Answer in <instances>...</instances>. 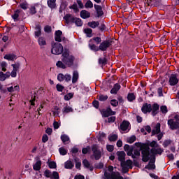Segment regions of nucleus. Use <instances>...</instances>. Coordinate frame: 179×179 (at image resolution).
Here are the masks:
<instances>
[{
	"label": "nucleus",
	"instance_id": "obj_31",
	"mask_svg": "<svg viewBox=\"0 0 179 179\" xmlns=\"http://www.w3.org/2000/svg\"><path fill=\"white\" fill-rule=\"evenodd\" d=\"M73 166L74 164L72 162V161H67L64 164L65 169H73Z\"/></svg>",
	"mask_w": 179,
	"mask_h": 179
},
{
	"label": "nucleus",
	"instance_id": "obj_44",
	"mask_svg": "<svg viewBox=\"0 0 179 179\" xmlns=\"http://www.w3.org/2000/svg\"><path fill=\"white\" fill-rule=\"evenodd\" d=\"M117 139H118V136H117V134L110 135L109 136V141H110V142H114L115 141H117Z\"/></svg>",
	"mask_w": 179,
	"mask_h": 179
},
{
	"label": "nucleus",
	"instance_id": "obj_29",
	"mask_svg": "<svg viewBox=\"0 0 179 179\" xmlns=\"http://www.w3.org/2000/svg\"><path fill=\"white\" fill-rule=\"evenodd\" d=\"M99 24H100V23L99 22H96V21H92V22H88V26L90 27H92V29H96V27H97Z\"/></svg>",
	"mask_w": 179,
	"mask_h": 179
},
{
	"label": "nucleus",
	"instance_id": "obj_9",
	"mask_svg": "<svg viewBox=\"0 0 179 179\" xmlns=\"http://www.w3.org/2000/svg\"><path fill=\"white\" fill-rule=\"evenodd\" d=\"M149 164L145 166V169L148 170H155L156 169V166L155 165V162H156V158H155L154 155L149 156Z\"/></svg>",
	"mask_w": 179,
	"mask_h": 179
},
{
	"label": "nucleus",
	"instance_id": "obj_15",
	"mask_svg": "<svg viewBox=\"0 0 179 179\" xmlns=\"http://www.w3.org/2000/svg\"><path fill=\"white\" fill-rule=\"evenodd\" d=\"M38 43L41 48H44V47L47 45V40H45L44 37H39L38 39Z\"/></svg>",
	"mask_w": 179,
	"mask_h": 179
},
{
	"label": "nucleus",
	"instance_id": "obj_39",
	"mask_svg": "<svg viewBox=\"0 0 179 179\" xmlns=\"http://www.w3.org/2000/svg\"><path fill=\"white\" fill-rule=\"evenodd\" d=\"M59 152L60 155H62V156H65V155H66V153H68V150H66V149H65L63 147H62L59 149Z\"/></svg>",
	"mask_w": 179,
	"mask_h": 179
},
{
	"label": "nucleus",
	"instance_id": "obj_23",
	"mask_svg": "<svg viewBox=\"0 0 179 179\" xmlns=\"http://www.w3.org/2000/svg\"><path fill=\"white\" fill-rule=\"evenodd\" d=\"M79 79V72L78 71H74L73 72L72 83H76Z\"/></svg>",
	"mask_w": 179,
	"mask_h": 179
},
{
	"label": "nucleus",
	"instance_id": "obj_19",
	"mask_svg": "<svg viewBox=\"0 0 179 179\" xmlns=\"http://www.w3.org/2000/svg\"><path fill=\"white\" fill-rule=\"evenodd\" d=\"M57 0H48V6L50 8V9H55L57 8Z\"/></svg>",
	"mask_w": 179,
	"mask_h": 179
},
{
	"label": "nucleus",
	"instance_id": "obj_42",
	"mask_svg": "<svg viewBox=\"0 0 179 179\" xmlns=\"http://www.w3.org/2000/svg\"><path fill=\"white\" fill-rule=\"evenodd\" d=\"M85 8H93V2H92V1L90 0H88L85 4Z\"/></svg>",
	"mask_w": 179,
	"mask_h": 179
},
{
	"label": "nucleus",
	"instance_id": "obj_53",
	"mask_svg": "<svg viewBox=\"0 0 179 179\" xmlns=\"http://www.w3.org/2000/svg\"><path fill=\"white\" fill-rule=\"evenodd\" d=\"M6 80V77L5 76V73L1 71L0 72V80L1 82H3Z\"/></svg>",
	"mask_w": 179,
	"mask_h": 179
},
{
	"label": "nucleus",
	"instance_id": "obj_61",
	"mask_svg": "<svg viewBox=\"0 0 179 179\" xmlns=\"http://www.w3.org/2000/svg\"><path fill=\"white\" fill-rule=\"evenodd\" d=\"M150 146L151 148H152V149H153V148H157V146H159V145L157 144V143L156 141H152L150 143Z\"/></svg>",
	"mask_w": 179,
	"mask_h": 179
},
{
	"label": "nucleus",
	"instance_id": "obj_7",
	"mask_svg": "<svg viewBox=\"0 0 179 179\" xmlns=\"http://www.w3.org/2000/svg\"><path fill=\"white\" fill-rule=\"evenodd\" d=\"M44 176L45 177H46L47 178H54V179H59V174L58 173V172L57 171H53L52 173L47 169L44 172Z\"/></svg>",
	"mask_w": 179,
	"mask_h": 179
},
{
	"label": "nucleus",
	"instance_id": "obj_1",
	"mask_svg": "<svg viewBox=\"0 0 179 179\" xmlns=\"http://www.w3.org/2000/svg\"><path fill=\"white\" fill-rule=\"evenodd\" d=\"M163 153V149L160 147L157 146L151 149V151L149 150V148H145L142 150V160L145 163L149 162V157L154 156V158L156 159V155H162ZM150 156V157H149Z\"/></svg>",
	"mask_w": 179,
	"mask_h": 179
},
{
	"label": "nucleus",
	"instance_id": "obj_21",
	"mask_svg": "<svg viewBox=\"0 0 179 179\" xmlns=\"http://www.w3.org/2000/svg\"><path fill=\"white\" fill-rule=\"evenodd\" d=\"M17 56L16 55L14 54H9V55H6L4 56V59H7L8 61H15L16 59Z\"/></svg>",
	"mask_w": 179,
	"mask_h": 179
},
{
	"label": "nucleus",
	"instance_id": "obj_34",
	"mask_svg": "<svg viewBox=\"0 0 179 179\" xmlns=\"http://www.w3.org/2000/svg\"><path fill=\"white\" fill-rule=\"evenodd\" d=\"M0 66L3 72H6V66H8V63H6V62H1L0 63Z\"/></svg>",
	"mask_w": 179,
	"mask_h": 179
},
{
	"label": "nucleus",
	"instance_id": "obj_62",
	"mask_svg": "<svg viewBox=\"0 0 179 179\" xmlns=\"http://www.w3.org/2000/svg\"><path fill=\"white\" fill-rule=\"evenodd\" d=\"M69 8L73 9V10H79V9L78 8V5L76 3H74L72 6H71Z\"/></svg>",
	"mask_w": 179,
	"mask_h": 179
},
{
	"label": "nucleus",
	"instance_id": "obj_57",
	"mask_svg": "<svg viewBox=\"0 0 179 179\" xmlns=\"http://www.w3.org/2000/svg\"><path fill=\"white\" fill-rule=\"evenodd\" d=\"M160 110L163 114H166L167 113V106H161Z\"/></svg>",
	"mask_w": 179,
	"mask_h": 179
},
{
	"label": "nucleus",
	"instance_id": "obj_27",
	"mask_svg": "<svg viewBox=\"0 0 179 179\" xmlns=\"http://www.w3.org/2000/svg\"><path fill=\"white\" fill-rule=\"evenodd\" d=\"M56 66H57V68H61L62 69H66V64L62 61H58L56 63Z\"/></svg>",
	"mask_w": 179,
	"mask_h": 179
},
{
	"label": "nucleus",
	"instance_id": "obj_13",
	"mask_svg": "<svg viewBox=\"0 0 179 179\" xmlns=\"http://www.w3.org/2000/svg\"><path fill=\"white\" fill-rule=\"evenodd\" d=\"M64 19L66 20V23H67V24L69 23H75V17L71 14H66L64 17Z\"/></svg>",
	"mask_w": 179,
	"mask_h": 179
},
{
	"label": "nucleus",
	"instance_id": "obj_2",
	"mask_svg": "<svg viewBox=\"0 0 179 179\" xmlns=\"http://www.w3.org/2000/svg\"><path fill=\"white\" fill-rule=\"evenodd\" d=\"M62 57L63 58L62 59V61L66 64V66L71 67L72 65H73L75 57L73 55H69V52H64Z\"/></svg>",
	"mask_w": 179,
	"mask_h": 179
},
{
	"label": "nucleus",
	"instance_id": "obj_25",
	"mask_svg": "<svg viewBox=\"0 0 179 179\" xmlns=\"http://www.w3.org/2000/svg\"><path fill=\"white\" fill-rule=\"evenodd\" d=\"M129 128V123L127 121H123L122 123L120 124V129L122 131H127Z\"/></svg>",
	"mask_w": 179,
	"mask_h": 179
},
{
	"label": "nucleus",
	"instance_id": "obj_4",
	"mask_svg": "<svg viewBox=\"0 0 179 179\" xmlns=\"http://www.w3.org/2000/svg\"><path fill=\"white\" fill-rule=\"evenodd\" d=\"M64 52V47L59 43H55L52 45L51 52L54 55H59Z\"/></svg>",
	"mask_w": 179,
	"mask_h": 179
},
{
	"label": "nucleus",
	"instance_id": "obj_28",
	"mask_svg": "<svg viewBox=\"0 0 179 179\" xmlns=\"http://www.w3.org/2000/svg\"><path fill=\"white\" fill-rule=\"evenodd\" d=\"M41 169V161L37 160V162L34 165V170L38 171Z\"/></svg>",
	"mask_w": 179,
	"mask_h": 179
},
{
	"label": "nucleus",
	"instance_id": "obj_33",
	"mask_svg": "<svg viewBox=\"0 0 179 179\" xmlns=\"http://www.w3.org/2000/svg\"><path fill=\"white\" fill-rule=\"evenodd\" d=\"M84 32L87 34V37H92V33H93V30L90 28H87L84 29Z\"/></svg>",
	"mask_w": 179,
	"mask_h": 179
},
{
	"label": "nucleus",
	"instance_id": "obj_58",
	"mask_svg": "<svg viewBox=\"0 0 179 179\" xmlns=\"http://www.w3.org/2000/svg\"><path fill=\"white\" fill-rule=\"evenodd\" d=\"M92 40L95 41L96 44H100V43H101V38L100 37H94L92 38Z\"/></svg>",
	"mask_w": 179,
	"mask_h": 179
},
{
	"label": "nucleus",
	"instance_id": "obj_63",
	"mask_svg": "<svg viewBox=\"0 0 179 179\" xmlns=\"http://www.w3.org/2000/svg\"><path fill=\"white\" fill-rule=\"evenodd\" d=\"M115 121V116H111L108 118V122L113 123Z\"/></svg>",
	"mask_w": 179,
	"mask_h": 179
},
{
	"label": "nucleus",
	"instance_id": "obj_5",
	"mask_svg": "<svg viewBox=\"0 0 179 179\" xmlns=\"http://www.w3.org/2000/svg\"><path fill=\"white\" fill-rule=\"evenodd\" d=\"M113 45V39H108L102 41L99 45L101 51H107V48H110Z\"/></svg>",
	"mask_w": 179,
	"mask_h": 179
},
{
	"label": "nucleus",
	"instance_id": "obj_12",
	"mask_svg": "<svg viewBox=\"0 0 179 179\" xmlns=\"http://www.w3.org/2000/svg\"><path fill=\"white\" fill-rule=\"evenodd\" d=\"M141 110L144 114H147V113H150V111H152V105L148 103H144L141 108Z\"/></svg>",
	"mask_w": 179,
	"mask_h": 179
},
{
	"label": "nucleus",
	"instance_id": "obj_30",
	"mask_svg": "<svg viewBox=\"0 0 179 179\" xmlns=\"http://www.w3.org/2000/svg\"><path fill=\"white\" fill-rule=\"evenodd\" d=\"M35 30V36L36 37H39V36H41V27L40 25H36Z\"/></svg>",
	"mask_w": 179,
	"mask_h": 179
},
{
	"label": "nucleus",
	"instance_id": "obj_45",
	"mask_svg": "<svg viewBox=\"0 0 179 179\" xmlns=\"http://www.w3.org/2000/svg\"><path fill=\"white\" fill-rule=\"evenodd\" d=\"M99 64H101L102 65H106V64H107V59L106 57L99 58Z\"/></svg>",
	"mask_w": 179,
	"mask_h": 179
},
{
	"label": "nucleus",
	"instance_id": "obj_11",
	"mask_svg": "<svg viewBox=\"0 0 179 179\" xmlns=\"http://www.w3.org/2000/svg\"><path fill=\"white\" fill-rule=\"evenodd\" d=\"M178 83V78H177V75L171 74L169 78V85L171 86H176Z\"/></svg>",
	"mask_w": 179,
	"mask_h": 179
},
{
	"label": "nucleus",
	"instance_id": "obj_50",
	"mask_svg": "<svg viewBox=\"0 0 179 179\" xmlns=\"http://www.w3.org/2000/svg\"><path fill=\"white\" fill-rule=\"evenodd\" d=\"M135 141H136V137H135V136H132L131 137L127 139L128 143H134Z\"/></svg>",
	"mask_w": 179,
	"mask_h": 179
},
{
	"label": "nucleus",
	"instance_id": "obj_56",
	"mask_svg": "<svg viewBox=\"0 0 179 179\" xmlns=\"http://www.w3.org/2000/svg\"><path fill=\"white\" fill-rule=\"evenodd\" d=\"M11 78H16L17 76V70H13L11 71L10 73Z\"/></svg>",
	"mask_w": 179,
	"mask_h": 179
},
{
	"label": "nucleus",
	"instance_id": "obj_6",
	"mask_svg": "<svg viewBox=\"0 0 179 179\" xmlns=\"http://www.w3.org/2000/svg\"><path fill=\"white\" fill-rule=\"evenodd\" d=\"M104 176L107 179H124V178L121 176L119 172H112V173L110 174L106 171Z\"/></svg>",
	"mask_w": 179,
	"mask_h": 179
},
{
	"label": "nucleus",
	"instance_id": "obj_35",
	"mask_svg": "<svg viewBox=\"0 0 179 179\" xmlns=\"http://www.w3.org/2000/svg\"><path fill=\"white\" fill-rule=\"evenodd\" d=\"M123 164L129 169H132V161L131 159H128L126 162L123 161Z\"/></svg>",
	"mask_w": 179,
	"mask_h": 179
},
{
	"label": "nucleus",
	"instance_id": "obj_47",
	"mask_svg": "<svg viewBox=\"0 0 179 179\" xmlns=\"http://www.w3.org/2000/svg\"><path fill=\"white\" fill-rule=\"evenodd\" d=\"M127 99L129 101H134V100H135V94H129L127 96Z\"/></svg>",
	"mask_w": 179,
	"mask_h": 179
},
{
	"label": "nucleus",
	"instance_id": "obj_49",
	"mask_svg": "<svg viewBox=\"0 0 179 179\" xmlns=\"http://www.w3.org/2000/svg\"><path fill=\"white\" fill-rule=\"evenodd\" d=\"M48 166L50 169H57V163L55 162H49Z\"/></svg>",
	"mask_w": 179,
	"mask_h": 179
},
{
	"label": "nucleus",
	"instance_id": "obj_46",
	"mask_svg": "<svg viewBox=\"0 0 179 179\" xmlns=\"http://www.w3.org/2000/svg\"><path fill=\"white\" fill-rule=\"evenodd\" d=\"M108 99V96L107 95H99V101H106Z\"/></svg>",
	"mask_w": 179,
	"mask_h": 179
},
{
	"label": "nucleus",
	"instance_id": "obj_40",
	"mask_svg": "<svg viewBox=\"0 0 179 179\" xmlns=\"http://www.w3.org/2000/svg\"><path fill=\"white\" fill-rule=\"evenodd\" d=\"M19 13H20V10H17L14 15H12L13 19L15 20V22H16V20H17V17H19Z\"/></svg>",
	"mask_w": 179,
	"mask_h": 179
},
{
	"label": "nucleus",
	"instance_id": "obj_17",
	"mask_svg": "<svg viewBox=\"0 0 179 179\" xmlns=\"http://www.w3.org/2000/svg\"><path fill=\"white\" fill-rule=\"evenodd\" d=\"M80 17L82 19H88V17H90V13L86 10H83L80 12Z\"/></svg>",
	"mask_w": 179,
	"mask_h": 179
},
{
	"label": "nucleus",
	"instance_id": "obj_41",
	"mask_svg": "<svg viewBox=\"0 0 179 179\" xmlns=\"http://www.w3.org/2000/svg\"><path fill=\"white\" fill-rule=\"evenodd\" d=\"M11 66H13V70L19 71V68H20V63L17 62L14 64H11Z\"/></svg>",
	"mask_w": 179,
	"mask_h": 179
},
{
	"label": "nucleus",
	"instance_id": "obj_8",
	"mask_svg": "<svg viewBox=\"0 0 179 179\" xmlns=\"http://www.w3.org/2000/svg\"><path fill=\"white\" fill-rule=\"evenodd\" d=\"M92 150L95 160H99L101 157V151L99 150V146L97 145H92Z\"/></svg>",
	"mask_w": 179,
	"mask_h": 179
},
{
	"label": "nucleus",
	"instance_id": "obj_22",
	"mask_svg": "<svg viewBox=\"0 0 179 179\" xmlns=\"http://www.w3.org/2000/svg\"><path fill=\"white\" fill-rule=\"evenodd\" d=\"M159 113V104L154 103L152 108V115L155 117Z\"/></svg>",
	"mask_w": 179,
	"mask_h": 179
},
{
	"label": "nucleus",
	"instance_id": "obj_43",
	"mask_svg": "<svg viewBox=\"0 0 179 179\" xmlns=\"http://www.w3.org/2000/svg\"><path fill=\"white\" fill-rule=\"evenodd\" d=\"M54 115H59V107L55 106L52 110Z\"/></svg>",
	"mask_w": 179,
	"mask_h": 179
},
{
	"label": "nucleus",
	"instance_id": "obj_48",
	"mask_svg": "<svg viewBox=\"0 0 179 179\" xmlns=\"http://www.w3.org/2000/svg\"><path fill=\"white\" fill-rule=\"evenodd\" d=\"M64 79H65V76H64V74L59 73L57 76V80H59V82H64Z\"/></svg>",
	"mask_w": 179,
	"mask_h": 179
},
{
	"label": "nucleus",
	"instance_id": "obj_55",
	"mask_svg": "<svg viewBox=\"0 0 179 179\" xmlns=\"http://www.w3.org/2000/svg\"><path fill=\"white\" fill-rule=\"evenodd\" d=\"M83 166H85V167H87V169H88V167H90V163H89V161H87V159H84L83 161Z\"/></svg>",
	"mask_w": 179,
	"mask_h": 179
},
{
	"label": "nucleus",
	"instance_id": "obj_18",
	"mask_svg": "<svg viewBox=\"0 0 179 179\" xmlns=\"http://www.w3.org/2000/svg\"><path fill=\"white\" fill-rule=\"evenodd\" d=\"M94 8H95V10L96 11V13L99 16V17H100V16H103V8L99 6V5H94Z\"/></svg>",
	"mask_w": 179,
	"mask_h": 179
},
{
	"label": "nucleus",
	"instance_id": "obj_26",
	"mask_svg": "<svg viewBox=\"0 0 179 179\" xmlns=\"http://www.w3.org/2000/svg\"><path fill=\"white\" fill-rule=\"evenodd\" d=\"M62 111H63V114H68L69 113H72L73 111V109L71 106L66 105L64 107Z\"/></svg>",
	"mask_w": 179,
	"mask_h": 179
},
{
	"label": "nucleus",
	"instance_id": "obj_37",
	"mask_svg": "<svg viewBox=\"0 0 179 179\" xmlns=\"http://www.w3.org/2000/svg\"><path fill=\"white\" fill-rule=\"evenodd\" d=\"M61 139L63 143H65L66 142H69V136H66V134H63L61 136Z\"/></svg>",
	"mask_w": 179,
	"mask_h": 179
},
{
	"label": "nucleus",
	"instance_id": "obj_36",
	"mask_svg": "<svg viewBox=\"0 0 179 179\" xmlns=\"http://www.w3.org/2000/svg\"><path fill=\"white\" fill-rule=\"evenodd\" d=\"M74 23L76 24V26L78 27H80L83 24L82 20L80 18H74Z\"/></svg>",
	"mask_w": 179,
	"mask_h": 179
},
{
	"label": "nucleus",
	"instance_id": "obj_54",
	"mask_svg": "<svg viewBox=\"0 0 179 179\" xmlns=\"http://www.w3.org/2000/svg\"><path fill=\"white\" fill-rule=\"evenodd\" d=\"M110 104L113 107H117V106H118V101H117L116 99H112L110 101Z\"/></svg>",
	"mask_w": 179,
	"mask_h": 179
},
{
	"label": "nucleus",
	"instance_id": "obj_60",
	"mask_svg": "<svg viewBox=\"0 0 179 179\" xmlns=\"http://www.w3.org/2000/svg\"><path fill=\"white\" fill-rule=\"evenodd\" d=\"M64 79H65L66 82H70L71 79H72V76H71V75H69V74H66L64 76Z\"/></svg>",
	"mask_w": 179,
	"mask_h": 179
},
{
	"label": "nucleus",
	"instance_id": "obj_10",
	"mask_svg": "<svg viewBox=\"0 0 179 179\" xmlns=\"http://www.w3.org/2000/svg\"><path fill=\"white\" fill-rule=\"evenodd\" d=\"M62 31L61 30L56 31L55 35V41H58V43H61V41H65V43H66L68 40H66L65 37H62Z\"/></svg>",
	"mask_w": 179,
	"mask_h": 179
},
{
	"label": "nucleus",
	"instance_id": "obj_51",
	"mask_svg": "<svg viewBox=\"0 0 179 179\" xmlns=\"http://www.w3.org/2000/svg\"><path fill=\"white\" fill-rule=\"evenodd\" d=\"M73 97V94L72 93H69L66 95L64 96V100H71Z\"/></svg>",
	"mask_w": 179,
	"mask_h": 179
},
{
	"label": "nucleus",
	"instance_id": "obj_32",
	"mask_svg": "<svg viewBox=\"0 0 179 179\" xmlns=\"http://www.w3.org/2000/svg\"><path fill=\"white\" fill-rule=\"evenodd\" d=\"M121 167H122V172L123 173H128V171H129V166H127L125 164H124V162H121Z\"/></svg>",
	"mask_w": 179,
	"mask_h": 179
},
{
	"label": "nucleus",
	"instance_id": "obj_64",
	"mask_svg": "<svg viewBox=\"0 0 179 179\" xmlns=\"http://www.w3.org/2000/svg\"><path fill=\"white\" fill-rule=\"evenodd\" d=\"M74 179H85V176H83L82 175H76L74 177Z\"/></svg>",
	"mask_w": 179,
	"mask_h": 179
},
{
	"label": "nucleus",
	"instance_id": "obj_20",
	"mask_svg": "<svg viewBox=\"0 0 179 179\" xmlns=\"http://www.w3.org/2000/svg\"><path fill=\"white\" fill-rule=\"evenodd\" d=\"M116 113L113 111L110 108L103 112V117H109V115H115Z\"/></svg>",
	"mask_w": 179,
	"mask_h": 179
},
{
	"label": "nucleus",
	"instance_id": "obj_38",
	"mask_svg": "<svg viewBox=\"0 0 179 179\" xmlns=\"http://www.w3.org/2000/svg\"><path fill=\"white\" fill-rule=\"evenodd\" d=\"M89 47L90 48V50H92V51H95V52L100 51L99 47H97L94 44L90 45Z\"/></svg>",
	"mask_w": 179,
	"mask_h": 179
},
{
	"label": "nucleus",
	"instance_id": "obj_59",
	"mask_svg": "<svg viewBox=\"0 0 179 179\" xmlns=\"http://www.w3.org/2000/svg\"><path fill=\"white\" fill-rule=\"evenodd\" d=\"M171 141L170 140H166L164 141V143H163V146L164 148H167V146H169V145H171Z\"/></svg>",
	"mask_w": 179,
	"mask_h": 179
},
{
	"label": "nucleus",
	"instance_id": "obj_16",
	"mask_svg": "<svg viewBox=\"0 0 179 179\" xmlns=\"http://www.w3.org/2000/svg\"><path fill=\"white\" fill-rule=\"evenodd\" d=\"M120 89H121V85L118 83L115 84L114 87L110 90L111 94H117Z\"/></svg>",
	"mask_w": 179,
	"mask_h": 179
},
{
	"label": "nucleus",
	"instance_id": "obj_24",
	"mask_svg": "<svg viewBox=\"0 0 179 179\" xmlns=\"http://www.w3.org/2000/svg\"><path fill=\"white\" fill-rule=\"evenodd\" d=\"M157 134H160V123H157L152 131V135H157Z\"/></svg>",
	"mask_w": 179,
	"mask_h": 179
},
{
	"label": "nucleus",
	"instance_id": "obj_3",
	"mask_svg": "<svg viewBox=\"0 0 179 179\" xmlns=\"http://www.w3.org/2000/svg\"><path fill=\"white\" fill-rule=\"evenodd\" d=\"M168 125L172 130L179 129V115H176L173 119L168 120Z\"/></svg>",
	"mask_w": 179,
	"mask_h": 179
},
{
	"label": "nucleus",
	"instance_id": "obj_52",
	"mask_svg": "<svg viewBox=\"0 0 179 179\" xmlns=\"http://www.w3.org/2000/svg\"><path fill=\"white\" fill-rule=\"evenodd\" d=\"M56 89H57V92H62V90H64V89H65V87L64 86H62V85L57 84L56 85Z\"/></svg>",
	"mask_w": 179,
	"mask_h": 179
},
{
	"label": "nucleus",
	"instance_id": "obj_14",
	"mask_svg": "<svg viewBox=\"0 0 179 179\" xmlns=\"http://www.w3.org/2000/svg\"><path fill=\"white\" fill-rule=\"evenodd\" d=\"M117 159L121 163H124L125 161V152L124 151H118L117 152Z\"/></svg>",
	"mask_w": 179,
	"mask_h": 179
}]
</instances>
